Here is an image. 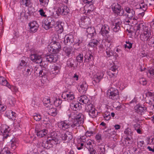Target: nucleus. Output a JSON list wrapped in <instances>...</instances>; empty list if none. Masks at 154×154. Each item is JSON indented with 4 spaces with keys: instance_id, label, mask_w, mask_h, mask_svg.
Instances as JSON below:
<instances>
[{
    "instance_id": "obj_1",
    "label": "nucleus",
    "mask_w": 154,
    "mask_h": 154,
    "mask_svg": "<svg viewBox=\"0 0 154 154\" xmlns=\"http://www.w3.org/2000/svg\"><path fill=\"white\" fill-rule=\"evenodd\" d=\"M72 119H73V124L71 125L72 128L75 126L79 127L81 126L84 122V116L82 113H78L72 114Z\"/></svg>"
},
{
    "instance_id": "obj_2",
    "label": "nucleus",
    "mask_w": 154,
    "mask_h": 154,
    "mask_svg": "<svg viewBox=\"0 0 154 154\" xmlns=\"http://www.w3.org/2000/svg\"><path fill=\"white\" fill-rule=\"evenodd\" d=\"M53 133L48 134L47 140L45 142H43L42 146L44 148L49 149L52 147L54 145L57 144L58 140L55 137L53 136Z\"/></svg>"
},
{
    "instance_id": "obj_3",
    "label": "nucleus",
    "mask_w": 154,
    "mask_h": 154,
    "mask_svg": "<svg viewBox=\"0 0 154 154\" xmlns=\"http://www.w3.org/2000/svg\"><path fill=\"white\" fill-rule=\"evenodd\" d=\"M144 104L146 105L147 107L145 106L144 105H142L140 104H138L135 106L134 107V109L135 112L139 114L142 115V113L147 109L148 110V107L151 109V111H153V108H154L153 105H151L149 106H148L147 105H150L147 102L144 103ZM148 111L149 112L148 110Z\"/></svg>"
},
{
    "instance_id": "obj_4",
    "label": "nucleus",
    "mask_w": 154,
    "mask_h": 154,
    "mask_svg": "<svg viewBox=\"0 0 154 154\" xmlns=\"http://www.w3.org/2000/svg\"><path fill=\"white\" fill-rule=\"evenodd\" d=\"M48 51L51 53L55 54L58 53L61 49L60 43L57 42H52L48 45Z\"/></svg>"
},
{
    "instance_id": "obj_5",
    "label": "nucleus",
    "mask_w": 154,
    "mask_h": 154,
    "mask_svg": "<svg viewBox=\"0 0 154 154\" xmlns=\"http://www.w3.org/2000/svg\"><path fill=\"white\" fill-rule=\"evenodd\" d=\"M108 95L109 98L116 100L119 98V92L117 89L111 87L108 90Z\"/></svg>"
},
{
    "instance_id": "obj_6",
    "label": "nucleus",
    "mask_w": 154,
    "mask_h": 154,
    "mask_svg": "<svg viewBox=\"0 0 154 154\" xmlns=\"http://www.w3.org/2000/svg\"><path fill=\"white\" fill-rule=\"evenodd\" d=\"M30 58L31 60L36 63H42V65L44 66L45 68L47 67V65L45 63L44 61H42V55H40L38 54H32L30 56Z\"/></svg>"
},
{
    "instance_id": "obj_7",
    "label": "nucleus",
    "mask_w": 154,
    "mask_h": 154,
    "mask_svg": "<svg viewBox=\"0 0 154 154\" xmlns=\"http://www.w3.org/2000/svg\"><path fill=\"white\" fill-rule=\"evenodd\" d=\"M86 109L91 118H95L98 115V112L96 110L93 104H90L88 105Z\"/></svg>"
},
{
    "instance_id": "obj_8",
    "label": "nucleus",
    "mask_w": 154,
    "mask_h": 154,
    "mask_svg": "<svg viewBox=\"0 0 154 154\" xmlns=\"http://www.w3.org/2000/svg\"><path fill=\"white\" fill-rule=\"evenodd\" d=\"M44 23V28L48 30L53 28L55 25L56 22L53 17H48L45 20Z\"/></svg>"
},
{
    "instance_id": "obj_9",
    "label": "nucleus",
    "mask_w": 154,
    "mask_h": 154,
    "mask_svg": "<svg viewBox=\"0 0 154 154\" xmlns=\"http://www.w3.org/2000/svg\"><path fill=\"white\" fill-rule=\"evenodd\" d=\"M151 33L149 29L141 33L140 38L141 40L143 42L149 41L150 40L151 36Z\"/></svg>"
},
{
    "instance_id": "obj_10",
    "label": "nucleus",
    "mask_w": 154,
    "mask_h": 154,
    "mask_svg": "<svg viewBox=\"0 0 154 154\" xmlns=\"http://www.w3.org/2000/svg\"><path fill=\"white\" fill-rule=\"evenodd\" d=\"M1 131L3 134L4 139H6L10 137L11 129L8 125H2L1 127Z\"/></svg>"
},
{
    "instance_id": "obj_11",
    "label": "nucleus",
    "mask_w": 154,
    "mask_h": 154,
    "mask_svg": "<svg viewBox=\"0 0 154 154\" xmlns=\"http://www.w3.org/2000/svg\"><path fill=\"white\" fill-rule=\"evenodd\" d=\"M134 28L136 30V33L138 34L142 33L148 28L144 24L142 23H137L136 24Z\"/></svg>"
},
{
    "instance_id": "obj_12",
    "label": "nucleus",
    "mask_w": 154,
    "mask_h": 154,
    "mask_svg": "<svg viewBox=\"0 0 154 154\" xmlns=\"http://www.w3.org/2000/svg\"><path fill=\"white\" fill-rule=\"evenodd\" d=\"M124 10L125 12V16L130 19H132L135 16V11L133 9L127 7L125 8Z\"/></svg>"
},
{
    "instance_id": "obj_13",
    "label": "nucleus",
    "mask_w": 154,
    "mask_h": 154,
    "mask_svg": "<svg viewBox=\"0 0 154 154\" xmlns=\"http://www.w3.org/2000/svg\"><path fill=\"white\" fill-rule=\"evenodd\" d=\"M122 23V21L120 18H116L113 23L112 30L114 32H117L120 30V26Z\"/></svg>"
},
{
    "instance_id": "obj_14",
    "label": "nucleus",
    "mask_w": 154,
    "mask_h": 154,
    "mask_svg": "<svg viewBox=\"0 0 154 154\" xmlns=\"http://www.w3.org/2000/svg\"><path fill=\"white\" fill-rule=\"evenodd\" d=\"M60 7L57 10V13H58L62 15H64L68 14L69 11V9L66 6L63 4H60Z\"/></svg>"
},
{
    "instance_id": "obj_15",
    "label": "nucleus",
    "mask_w": 154,
    "mask_h": 154,
    "mask_svg": "<svg viewBox=\"0 0 154 154\" xmlns=\"http://www.w3.org/2000/svg\"><path fill=\"white\" fill-rule=\"evenodd\" d=\"M109 26L106 24H104L102 25L100 33L103 36H106L107 35L109 34Z\"/></svg>"
},
{
    "instance_id": "obj_16",
    "label": "nucleus",
    "mask_w": 154,
    "mask_h": 154,
    "mask_svg": "<svg viewBox=\"0 0 154 154\" xmlns=\"http://www.w3.org/2000/svg\"><path fill=\"white\" fill-rule=\"evenodd\" d=\"M88 86L86 83L84 82L78 86V91L81 94H85L88 89Z\"/></svg>"
},
{
    "instance_id": "obj_17",
    "label": "nucleus",
    "mask_w": 154,
    "mask_h": 154,
    "mask_svg": "<svg viewBox=\"0 0 154 154\" xmlns=\"http://www.w3.org/2000/svg\"><path fill=\"white\" fill-rule=\"evenodd\" d=\"M31 32L34 33L37 31L39 27V25L35 21L30 23L29 24Z\"/></svg>"
},
{
    "instance_id": "obj_18",
    "label": "nucleus",
    "mask_w": 154,
    "mask_h": 154,
    "mask_svg": "<svg viewBox=\"0 0 154 154\" xmlns=\"http://www.w3.org/2000/svg\"><path fill=\"white\" fill-rule=\"evenodd\" d=\"M86 137L85 136L81 137L77 140L78 144L77 147L78 150H80L82 149V146L84 145V143H85L86 140Z\"/></svg>"
},
{
    "instance_id": "obj_19",
    "label": "nucleus",
    "mask_w": 154,
    "mask_h": 154,
    "mask_svg": "<svg viewBox=\"0 0 154 154\" xmlns=\"http://www.w3.org/2000/svg\"><path fill=\"white\" fill-rule=\"evenodd\" d=\"M71 125L70 124L66 121H61L58 123V127L63 130H65L69 128Z\"/></svg>"
},
{
    "instance_id": "obj_20",
    "label": "nucleus",
    "mask_w": 154,
    "mask_h": 154,
    "mask_svg": "<svg viewBox=\"0 0 154 154\" xmlns=\"http://www.w3.org/2000/svg\"><path fill=\"white\" fill-rule=\"evenodd\" d=\"M61 137L65 143H69L72 138V135L68 132L62 134Z\"/></svg>"
},
{
    "instance_id": "obj_21",
    "label": "nucleus",
    "mask_w": 154,
    "mask_h": 154,
    "mask_svg": "<svg viewBox=\"0 0 154 154\" xmlns=\"http://www.w3.org/2000/svg\"><path fill=\"white\" fill-rule=\"evenodd\" d=\"M86 31L88 33V37L89 38H92L96 34L95 30L94 27H88L87 28Z\"/></svg>"
},
{
    "instance_id": "obj_22",
    "label": "nucleus",
    "mask_w": 154,
    "mask_h": 154,
    "mask_svg": "<svg viewBox=\"0 0 154 154\" xmlns=\"http://www.w3.org/2000/svg\"><path fill=\"white\" fill-rule=\"evenodd\" d=\"M104 40H105V45L106 47H110L112 43L113 42V38L109 35H107L105 36Z\"/></svg>"
},
{
    "instance_id": "obj_23",
    "label": "nucleus",
    "mask_w": 154,
    "mask_h": 154,
    "mask_svg": "<svg viewBox=\"0 0 154 154\" xmlns=\"http://www.w3.org/2000/svg\"><path fill=\"white\" fill-rule=\"evenodd\" d=\"M113 12L119 16H122L123 13L121 11V6L118 4L116 5L115 6L112 7Z\"/></svg>"
},
{
    "instance_id": "obj_24",
    "label": "nucleus",
    "mask_w": 154,
    "mask_h": 154,
    "mask_svg": "<svg viewBox=\"0 0 154 154\" xmlns=\"http://www.w3.org/2000/svg\"><path fill=\"white\" fill-rule=\"evenodd\" d=\"M70 105L71 108L75 111H78L81 108V104L78 102L72 103Z\"/></svg>"
},
{
    "instance_id": "obj_25",
    "label": "nucleus",
    "mask_w": 154,
    "mask_h": 154,
    "mask_svg": "<svg viewBox=\"0 0 154 154\" xmlns=\"http://www.w3.org/2000/svg\"><path fill=\"white\" fill-rule=\"evenodd\" d=\"M116 86L121 90L124 89L127 86V85L124 82L122 79H120L116 82Z\"/></svg>"
},
{
    "instance_id": "obj_26",
    "label": "nucleus",
    "mask_w": 154,
    "mask_h": 154,
    "mask_svg": "<svg viewBox=\"0 0 154 154\" xmlns=\"http://www.w3.org/2000/svg\"><path fill=\"white\" fill-rule=\"evenodd\" d=\"M74 41L73 36L72 35H68L65 36L64 41L65 44H70Z\"/></svg>"
},
{
    "instance_id": "obj_27",
    "label": "nucleus",
    "mask_w": 154,
    "mask_h": 154,
    "mask_svg": "<svg viewBox=\"0 0 154 154\" xmlns=\"http://www.w3.org/2000/svg\"><path fill=\"white\" fill-rule=\"evenodd\" d=\"M58 59L57 55L56 54H51L47 56L46 59L50 63H55Z\"/></svg>"
},
{
    "instance_id": "obj_28",
    "label": "nucleus",
    "mask_w": 154,
    "mask_h": 154,
    "mask_svg": "<svg viewBox=\"0 0 154 154\" xmlns=\"http://www.w3.org/2000/svg\"><path fill=\"white\" fill-rule=\"evenodd\" d=\"M56 25L55 26V30L58 33H61L63 31V29L61 25V23L57 22L56 23Z\"/></svg>"
},
{
    "instance_id": "obj_29",
    "label": "nucleus",
    "mask_w": 154,
    "mask_h": 154,
    "mask_svg": "<svg viewBox=\"0 0 154 154\" xmlns=\"http://www.w3.org/2000/svg\"><path fill=\"white\" fill-rule=\"evenodd\" d=\"M20 2V5L24 6L31 8L32 6L31 0H21Z\"/></svg>"
},
{
    "instance_id": "obj_30",
    "label": "nucleus",
    "mask_w": 154,
    "mask_h": 154,
    "mask_svg": "<svg viewBox=\"0 0 154 154\" xmlns=\"http://www.w3.org/2000/svg\"><path fill=\"white\" fill-rule=\"evenodd\" d=\"M93 142V141L91 139H88L86 140L85 143H84V145L85 147L88 149L89 151H90L91 149H93L92 143Z\"/></svg>"
},
{
    "instance_id": "obj_31",
    "label": "nucleus",
    "mask_w": 154,
    "mask_h": 154,
    "mask_svg": "<svg viewBox=\"0 0 154 154\" xmlns=\"http://www.w3.org/2000/svg\"><path fill=\"white\" fill-rule=\"evenodd\" d=\"M48 131L46 129H44L42 130H40L38 131L37 132V135L38 137H42L45 136L48 134Z\"/></svg>"
},
{
    "instance_id": "obj_32",
    "label": "nucleus",
    "mask_w": 154,
    "mask_h": 154,
    "mask_svg": "<svg viewBox=\"0 0 154 154\" xmlns=\"http://www.w3.org/2000/svg\"><path fill=\"white\" fill-rule=\"evenodd\" d=\"M5 115L9 119H11L12 120L14 119L16 116L15 113L11 110H8L6 111Z\"/></svg>"
},
{
    "instance_id": "obj_33",
    "label": "nucleus",
    "mask_w": 154,
    "mask_h": 154,
    "mask_svg": "<svg viewBox=\"0 0 154 154\" xmlns=\"http://www.w3.org/2000/svg\"><path fill=\"white\" fill-rule=\"evenodd\" d=\"M79 100L80 102L79 103L81 104H86L89 101V100L87 96L86 95H83L81 96L79 98Z\"/></svg>"
},
{
    "instance_id": "obj_34",
    "label": "nucleus",
    "mask_w": 154,
    "mask_h": 154,
    "mask_svg": "<svg viewBox=\"0 0 154 154\" xmlns=\"http://www.w3.org/2000/svg\"><path fill=\"white\" fill-rule=\"evenodd\" d=\"M34 71L35 73L37 75L38 74L41 77H42L45 75V72H43V70L40 69V68L38 67H35L34 68Z\"/></svg>"
},
{
    "instance_id": "obj_35",
    "label": "nucleus",
    "mask_w": 154,
    "mask_h": 154,
    "mask_svg": "<svg viewBox=\"0 0 154 154\" xmlns=\"http://www.w3.org/2000/svg\"><path fill=\"white\" fill-rule=\"evenodd\" d=\"M72 47H64L63 51L64 54L67 57H69V56L72 51Z\"/></svg>"
},
{
    "instance_id": "obj_36",
    "label": "nucleus",
    "mask_w": 154,
    "mask_h": 154,
    "mask_svg": "<svg viewBox=\"0 0 154 154\" xmlns=\"http://www.w3.org/2000/svg\"><path fill=\"white\" fill-rule=\"evenodd\" d=\"M61 68L60 66H55L54 68L52 69L51 72L52 74L57 75L59 74L60 73Z\"/></svg>"
},
{
    "instance_id": "obj_37",
    "label": "nucleus",
    "mask_w": 154,
    "mask_h": 154,
    "mask_svg": "<svg viewBox=\"0 0 154 154\" xmlns=\"http://www.w3.org/2000/svg\"><path fill=\"white\" fill-rule=\"evenodd\" d=\"M98 154H105L106 150L104 145H99L97 149Z\"/></svg>"
},
{
    "instance_id": "obj_38",
    "label": "nucleus",
    "mask_w": 154,
    "mask_h": 154,
    "mask_svg": "<svg viewBox=\"0 0 154 154\" xmlns=\"http://www.w3.org/2000/svg\"><path fill=\"white\" fill-rule=\"evenodd\" d=\"M117 66L114 65L113 66H112L109 69V70L107 72V73L109 76L112 75V74L111 72L114 71V72H118V70H117Z\"/></svg>"
},
{
    "instance_id": "obj_39",
    "label": "nucleus",
    "mask_w": 154,
    "mask_h": 154,
    "mask_svg": "<svg viewBox=\"0 0 154 154\" xmlns=\"http://www.w3.org/2000/svg\"><path fill=\"white\" fill-rule=\"evenodd\" d=\"M66 95L68 100H72L75 98V95L72 92H67Z\"/></svg>"
},
{
    "instance_id": "obj_40",
    "label": "nucleus",
    "mask_w": 154,
    "mask_h": 154,
    "mask_svg": "<svg viewBox=\"0 0 154 154\" xmlns=\"http://www.w3.org/2000/svg\"><path fill=\"white\" fill-rule=\"evenodd\" d=\"M57 109L54 108H51L48 111L49 115L55 116L57 115Z\"/></svg>"
},
{
    "instance_id": "obj_41",
    "label": "nucleus",
    "mask_w": 154,
    "mask_h": 154,
    "mask_svg": "<svg viewBox=\"0 0 154 154\" xmlns=\"http://www.w3.org/2000/svg\"><path fill=\"white\" fill-rule=\"evenodd\" d=\"M95 8L93 5V4H86L84 7V9L85 10H89V11H94Z\"/></svg>"
},
{
    "instance_id": "obj_42",
    "label": "nucleus",
    "mask_w": 154,
    "mask_h": 154,
    "mask_svg": "<svg viewBox=\"0 0 154 154\" xmlns=\"http://www.w3.org/2000/svg\"><path fill=\"white\" fill-rule=\"evenodd\" d=\"M62 103V100L59 98H55L54 101V105L56 107L59 106Z\"/></svg>"
},
{
    "instance_id": "obj_43",
    "label": "nucleus",
    "mask_w": 154,
    "mask_h": 154,
    "mask_svg": "<svg viewBox=\"0 0 154 154\" xmlns=\"http://www.w3.org/2000/svg\"><path fill=\"white\" fill-rule=\"evenodd\" d=\"M85 62H90L91 61V58L93 56L90 53H87L85 56Z\"/></svg>"
},
{
    "instance_id": "obj_44",
    "label": "nucleus",
    "mask_w": 154,
    "mask_h": 154,
    "mask_svg": "<svg viewBox=\"0 0 154 154\" xmlns=\"http://www.w3.org/2000/svg\"><path fill=\"white\" fill-rule=\"evenodd\" d=\"M54 9L60 7V4H63L59 0H54Z\"/></svg>"
},
{
    "instance_id": "obj_45",
    "label": "nucleus",
    "mask_w": 154,
    "mask_h": 154,
    "mask_svg": "<svg viewBox=\"0 0 154 154\" xmlns=\"http://www.w3.org/2000/svg\"><path fill=\"white\" fill-rule=\"evenodd\" d=\"M94 79L93 81V83L94 85H96L97 83H98L100 81L102 78L97 76L96 74L94 76Z\"/></svg>"
},
{
    "instance_id": "obj_46",
    "label": "nucleus",
    "mask_w": 154,
    "mask_h": 154,
    "mask_svg": "<svg viewBox=\"0 0 154 154\" xmlns=\"http://www.w3.org/2000/svg\"><path fill=\"white\" fill-rule=\"evenodd\" d=\"M124 134L128 136H130L131 137L133 134V132L131 129L127 128L124 131Z\"/></svg>"
},
{
    "instance_id": "obj_47",
    "label": "nucleus",
    "mask_w": 154,
    "mask_h": 154,
    "mask_svg": "<svg viewBox=\"0 0 154 154\" xmlns=\"http://www.w3.org/2000/svg\"><path fill=\"white\" fill-rule=\"evenodd\" d=\"M3 23L2 17L0 15V34H2L4 31Z\"/></svg>"
},
{
    "instance_id": "obj_48",
    "label": "nucleus",
    "mask_w": 154,
    "mask_h": 154,
    "mask_svg": "<svg viewBox=\"0 0 154 154\" xmlns=\"http://www.w3.org/2000/svg\"><path fill=\"white\" fill-rule=\"evenodd\" d=\"M40 5L43 7H46L49 2V0H39Z\"/></svg>"
},
{
    "instance_id": "obj_49",
    "label": "nucleus",
    "mask_w": 154,
    "mask_h": 154,
    "mask_svg": "<svg viewBox=\"0 0 154 154\" xmlns=\"http://www.w3.org/2000/svg\"><path fill=\"white\" fill-rule=\"evenodd\" d=\"M1 85L7 87L10 89H12L13 88H14L13 86H11V85H10L7 80L6 79L3 82Z\"/></svg>"
},
{
    "instance_id": "obj_50",
    "label": "nucleus",
    "mask_w": 154,
    "mask_h": 154,
    "mask_svg": "<svg viewBox=\"0 0 154 154\" xmlns=\"http://www.w3.org/2000/svg\"><path fill=\"white\" fill-rule=\"evenodd\" d=\"M107 48L106 49V53L107 57H109L112 54V51L110 47H106Z\"/></svg>"
},
{
    "instance_id": "obj_51",
    "label": "nucleus",
    "mask_w": 154,
    "mask_h": 154,
    "mask_svg": "<svg viewBox=\"0 0 154 154\" xmlns=\"http://www.w3.org/2000/svg\"><path fill=\"white\" fill-rule=\"evenodd\" d=\"M126 44H125L123 46L125 48L130 49L132 48V44L130 42L126 41Z\"/></svg>"
},
{
    "instance_id": "obj_52",
    "label": "nucleus",
    "mask_w": 154,
    "mask_h": 154,
    "mask_svg": "<svg viewBox=\"0 0 154 154\" xmlns=\"http://www.w3.org/2000/svg\"><path fill=\"white\" fill-rule=\"evenodd\" d=\"M10 153H11L8 150L7 148H4L0 151V154H9Z\"/></svg>"
},
{
    "instance_id": "obj_53",
    "label": "nucleus",
    "mask_w": 154,
    "mask_h": 154,
    "mask_svg": "<svg viewBox=\"0 0 154 154\" xmlns=\"http://www.w3.org/2000/svg\"><path fill=\"white\" fill-rule=\"evenodd\" d=\"M139 8L140 9H142L143 10L145 11L147 8V5L145 4L144 3H141L139 5Z\"/></svg>"
},
{
    "instance_id": "obj_54",
    "label": "nucleus",
    "mask_w": 154,
    "mask_h": 154,
    "mask_svg": "<svg viewBox=\"0 0 154 154\" xmlns=\"http://www.w3.org/2000/svg\"><path fill=\"white\" fill-rule=\"evenodd\" d=\"M75 63V62L73 60L69 61L67 62V64L69 67L73 68V69H75V66L74 65Z\"/></svg>"
},
{
    "instance_id": "obj_55",
    "label": "nucleus",
    "mask_w": 154,
    "mask_h": 154,
    "mask_svg": "<svg viewBox=\"0 0 154 154\" xmlns=\"http://www.w3.org/2000/svg\"><path fill=\"white\" fill-rule=\"evenodd\" d=\"M83 56L82 54H79L76 57L77 62L81 63L83 62Z\"/></svg>"
},
{
    "instance_id": "obj_56",
    "label": "nucleus",
    "mask_w": 154,
    "mask_h": 154,
    "mask_svg": "<svg viewBox=\"0 0 154 154\" xmlns=\"http://www.w3.org/2000/svg\"><path fill=\"white\" fill-rule=\"evenodd\" d=\"M42 101L45 105L49 104L51 103L50 99L48 97L44 98Z\"/></svg>"
},
{
    "instance_id": "obj_57",
    "label": "nucleus",
    "mask_w": 154,
    "mask_h": 154,
    "mask_svg": "<svg viewBox=\"0 0 154 154\" xmlns=\"http://www.w3.org/2000/svg\"><path fill=\"white\" fill-rule=\"evenodd\" d=\"M9 103L11 105H14L15 103V99L11 96H10L9 97Z\"/></svg>"
},
{
    "instance_id": "obj_58",
    "label": "nucleus",
    "mask_w": 154,
    "mask_h": 154,
    "mask_svg": "<svg viewBox=\"0 0 154 154\" xmlns=\"http://www.w3.org/2000/svg\"><path fill=\"white\" fill-rule=\"evenodd\" d=\"M84 22L85 24L87 26L90 25L91 23V19L87 17L85 19Z\"/></svg>"
},
{
    "instance_id": "obj_59",
    "label": "nucleus",
    "mask_w": 154,
    "mask_h": 154,
    "mask_svg": "<svg viewBox=\"0 0 154 154\" xmlns=\"http://www.w3.org/2000/svg\"><path fill=\"white\" fill-rule=\"evenodd\" d=\"M34 119L36 121H39L41 119V116L39 114H35L34 116Z\"/></svg>"
},
{
    "instance_id": "obj_60",
    "label": "nucleus",
    "mask_w": 154,
    "mask_h": 154,
    "mask_svg": "<svg viewBox=\"0 0 154 154\" xmlns=\"http://www.w3.org/2000/svg\"><path fill=\"white\" fill-rule=\"evenodd\" d=\"M95 139L98 142H100L102 140V135L100 134H97L95 136Z\"/></svg>"
},
{
    "instance_id": "obj_61",
    "label": "nucleus",
    "mask_w": 154,
    "mask_h": 154,
    "mask_svg": "<svg viewBox=\"0 0 154 154\" xmlns=\"http://www.w3.org/2000/svg\"><path fill=\"white\" fill-rule=\"evenodd\" d=\"M139 82L140 84L143 85H145L147 84L146 79L144 78H141L139 79Z\"/></svg>"
},
{
    "instance_id": "obj_62",
    "label": "nucleus",
    "mask_w": 154,
    "mask_h": 154,
    "mask_svg": "<svg viewBox=\"0 0 154 154\" xmlns=\"http://www.w3.org/2000/svg\"><path fill=\"white\" fill-rule=\"evenodd\" d=\"M148 108V111H149V112L150 114V115H153L150 118L151 119L153 122H154V109L153 110V111H151V109L150 108Z\"/></svg>"
},
{
    "instance_id": "obj_63",
    "label": "nucleus",
    "mask_w": 154,
    "mask_h": 154,
    "mask_svg": "<svg viewBox=\"0 0 154 154\" xmlns=\"http://www.w3.org/2000/svg\"><path fill=\"white\" fill-rule=\"evenodd\" d=\"M96 74L102 79L104 75V72L102 70L98 72Z\"/></svg>"
},
{
    "instance_id": "obj_64",
    "label": "nucleus",
    "mask_w": 154,
    "mask_h": 154,
    "mask_svg": "<svg viewBox=\"0 0 154 154\" xmlns=\"http://www.w3.org/2000/svg\"><path fill=\"white\" fill-rule=\"evenodd\" d=\"M82 1L86 4H93L94 2V0H83Z\"/></svg>"
}]
</instances>
